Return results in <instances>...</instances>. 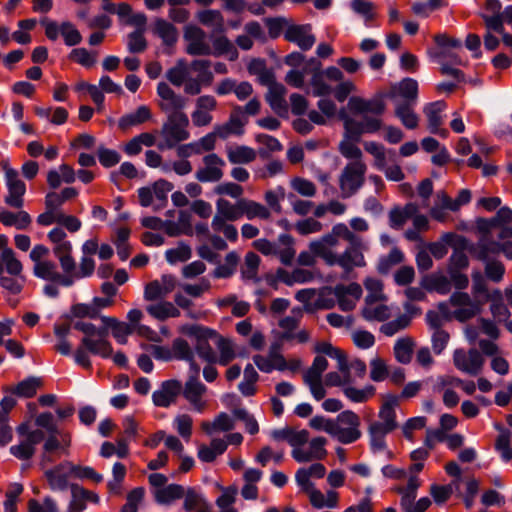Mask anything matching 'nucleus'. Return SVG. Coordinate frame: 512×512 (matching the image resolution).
<instances>
[{"instance_id": "1", "label": "nucleus", "mask_w": 512, "mask_h": 512, "mask_svg": "<svg viewBox=\"0 0 512 512\" xmlns=\"http://www.w3.org/2000/svg\"><path fill=\"white\" fill-rule=\"evenodd\" d=\"M182 331L194 339L199 358L208 363L218 362L224 365V337L212 329L196 324L185 326Z\"/></svg>"}, {"instance_id": "2", "label": "nucleus", "mask_w": 512, "mask_h": 512, "mask_svg": "<svg viewBox=\"0 0 512 512\" xmlns=\"http://www.w3.org/2000/svg\"><path fill=\"white\" fill-rule=\"evenodd\" d=\"M344 120L345 134L344 139L339 143L340 153L347 159L352 161L362 160V151L355 144L360 140L362 134L375 133L381 126L382 122L377 118H365L364 121H357L348 116H342Z\"/></svg>"}, {"instance_id": "3", "label": "nucleus", "mask_w": 512, "mask_h": 512, "mask_svg": "<svg viewBox=\"0 0 512 512\" xmlns=\"http://www.w3.org/2000/svg\"><path fill=\"white\" fill-rule=\"evenodd\" d=\"M483 301L472 298L468 293L454 292L448 301L438 304V309L443 313L446 320L456 319L465 322L480 314Z\"/></svg>"}, {"instance_id": "4", "label": "nucleus", "mask_w": 512, "mask_h": 512, "mask_svg": "<svg viewBox=\"0 0 512 512\" xmlns=\"http://www.w3.org/2000/svg\"><path fill=\"white\" fill-rule=\"evenodd\" d=\"M352 231L344 223L335 224L331 232L315 239L309 243V248L322 258L326 264L333 266V259L338 253L334 252L332 248L337 247L339 239L348 240L351 238Z\"/></svg>"}, {"instance_id": "5", "label": "nucleus", "mask_w": 512, "mask_h": 512, "mask_svg": "<svg viewBox=\"0 0 512 512\" xmlns=\"http://www.w3.org/2000/svg\"><path fill=\"white\" fill-rule=\"evenodd\" d=\"M188 125L189 119L185 113L169 114L160 131L163 141L158 144V148L172 149L180 142L187 140L190 137Z\"/></svg>"}, {"instance_id": "6", "label": "nucleus", "mask_w": 512, "mask_h": 512, "mask_svg": "<svg viewBox=\"0 0 512 512\" xmlns=\"http://www.w3.org/2000/svg\"><path fill=\"white\" fill-rule=\"evenodd\" d=\"M347 248L333 259V266H340L345 272H351L356 267L366 265L364 252L369 249V243L363 237L352 233L347 240Z\"/></svg>"}, {"instance_id": "7", "label": "nucleus", "mask_w": 512, "mask_h": 512, "mask_svg": "<svg viewBox=\"0 0 512 512\" xmlns=\"http://www.w3.org/2000/svg\"><path fill=\"white\" fill-rule=\"evenodd\" d=\"M16 432L23 439L12 445L9 452L18 460L28 461L35 455L36 446L45 439V432L42 429L31 430L28 422L19 424Z\"/></svg>"}, {"instance_id": "8", "label": "nucleus", "mask_w": 512, "mask_h": 512, "mask_svg": "<svg viewBox=\"0 0 512 512\" xmlns=\"http://www.w3.org/2000/svg\"><path fill=\"white\" fill-rule=\"evenodd\" d=\"M367 166L363 160L351 161L339 175V188L343 198L356 194L365 182Z\"/></svg>"}, {"instance_id": "9", "label": "nucleus", "mask_w": 512, "mask_h": 512, "mask_svg": "<svg viewBox=\"0 0 512 512\" xmlns=\"http://www.w3.org/2000/svg\"><path fill=\"white\" fill-rule=\"evenodd\" d=\"M360 424V418L355 412L342 411L334 421L335 434L332 437L342 444L354 443L362 436Z\"/></svg>"}, {"instance_id": "10", "label": "nucleus", "mask_w": 512, "mask_h": 512, "mask_svg": "<svg viewBox=\"0 0 512 512\" xmlns=\"http://www.w3.org/2000/svg\"><path fill=\"white\" fill-rule=\"evenodd\" d=\"M327 367V359L323 356H316L312 365L303 375V381L308 386L312 397L316 401H320L326 396V389L324 388L322 374Z\"/></svg>"}, {"instance_id": "11", "label": "nucleus", "mask_w": 512, "mask_h": 512, "mask_svg": "<svg viewBox=\"0 0 512 512\" xmlns=\"http://www.w3.org/2000/svg\"><path fill=\"white\" fill-rule=\"evenodd\" d=\"M45 25V35L51 41H56L59 34L63 37L67 46H76L81 43L82 35L75 25L69 21L62 22L60 25L55 21H42Z\"/></svg>"}, {"instance_id": "12", "label": "nucleus", "mask_w": 512, "mask_h": 512, "mask_svg": "<svg viewBox=\"0 0 512 512\" xmlns=\"http://www.w3.org/2000/svg\"><path fill=\"white\" fill-rule=\"evenodd\" d=\"M343 78L342 71L335 66H330L321 71H313L310 80L313 95L317 97L330 95L333 92V87L327 81L337 82Z\"/></svg>"}, {"instance_id": "13", "label": "nucleus", "mask_w": 512, "mask_h": 512, "mask_svg": "<svg viewBox=\"0 0 512 512\" xmlns=\"http://www.w3.org/2000/svg\"><path fill=\"white\" fill-rule=\"evenodd\" d=\"M348 110L357 115L365 118H377L385 111V103L381 97H374L372 99H364L362 97L353 96L349 99L347 104Z\"/></svg>"}, {"instance_id": "14", "label": "nucleus", "mask_w": 512, "mask_h": 512, "mask_svg": "<svg viewBox=\"0 0 512 512\" xmlns=\"http://www.w3.org/2000/svg\"><path fill=\"white\" fill-rule=\"evenodd\" d=\"M453 363L461 372L476 376L483 368L484 358L476 349H470L468 352L457 349L453 354Z\"/></svg>"}, {"instance_id": "15", "label": "nucleus", "mask_w": 512, "mask_h": 512, "mask_svg": "<svg viewBox=\"0 0 512 512\" xmlns=\"http://www.w3.org/2000/svg\"><path fill=\"white\" fill-rule=\"evenodd\" d=\"M157 95L161 98L159 102L160 109L169 114L184 113L182 110L185 108L187 99L175 91L166 83L159 82L157 85Z\"/></svg>"}, {"instance_id": "16", "label": "nucleus", "mask_w": 512, "mask_h": 512, "mask_svg": "<svg viewBox=\"0 0 512 512\" xmlns=\"http://www.w3.org/2000/svg\"><path fill=\"white\" fill-rule=\"evenodd\" d=\"M308 447L292 450L291 455L298 463L322 460L327 455L325 448L327 440L324 437H315L307 442Z\"/></svg>"}, {"instance_id": "17", "label": "nucleus", "mask_w": 512, "mask_h": 512, "mask_svg": "<svg viewBox=\"0 0 512 512\" xmlns=\"http://www.w3.org/2000/svg\"><path fill=\"white\" fill-rule=\"evenodd\" d=\"M34 275L46 281L58 283L64 287L73 285V275L71 273L61 274L57 271V266L52 261H42L34 265Z\"/></svg>"}, {"instance_id": "18", "label": "nucleus", "mask_w": 512, "mask_h": 512, "mask_svg": "<svg viewBox=\"0 0 512 512\" xmlns=\"http://www.w3.org/2000/svg\"><path fill=\"white\" fill-rule=\"evenodd\" d=\"M184 38L189 42L186 47V52L189 55L200 56L210 54L211 48L205 43V33L201 28L194 25L186 26Z\"/></svg>"}, {"instance_id": "19", "label": "nucleus", "mask_w": 512, "mask_h": 512, "mask_svg": "<svg viewBox=\"0 0 512 512\" xmlns=\"http://www.w3.org/2000/svg\"><path fill=\"white\" fill-rule=\"evenodd\" d=\"M182 391V384L178 380H166L161 383L158 390L152 394V400L157 407H169L175 403L178 395Z\"/></svg>"}, {"instance_id": "20", "label": "nucleus", "mask_w": 512, "mask_h": 512, "mask_svg": "<svg viewBox=\"0 0 512 512\" xmlns=\"http://www.w3.org/2000/svg\"><path fill=\"white\" fill-rule=\"evenodd\" d=\"M6 185L8 195L5 197V203L14 208H21L23 206V196L26 192V185L19 178L17 170L7 172Z\"/></svg>"}, {"instance_id": "21", "label": "nucleus", "mask_w": 512, "mask_h": 512, "mask_svg": "<svg viewBox=\"0 0 512 512\" xmlns=\"http://www.w3.org/2000/svg\"><path fill=\"white\" fill-rule=\"evenodd\" d=\"M69 473L70 462L64 461L52 469L46 470L44 475L51 490L65 491L68 487L70 488V484L68 482Z\"/></svg>"}, {"instance_id": "22", "label": "nucleus", "mask_w": 512, "mask_h": 512, "mask_svg": "<svg viewBox=\"0 0 512 512\" xmlns=\"http://www.w3.org/2000/svg\"><path fill=\"white\" fill-rule=\"evenodd\" d=\"M285 39L296 43L300 49L309 50L315 43L310 25H289L285 31Z\"/></svg>"}, {"instance_id": "23", "label": "nucleus", "mask_w": 512, "mask_h": 512, "mask_svg": "<svg viewBox=\"0 0 512 512\" xmlns=\"http://www.w3.org/2000/svg\"><path fill=\"white\" fill-rule=\"evenodd\" d=\"M446 104L443 101H436L433 103H429L424 107V114L428 121V129L433 134H439L442 137H446L448 135V131L445 129H440L442 124V116L441 113L445 109Z\"/></svg>"}, {"instance_id": "24", "label": "nucleus", "mask_w": 512, "mask_h": 512, "mask_svg": "<svg viewBox=\"0 0 512 512\" xmlns=\"http://www.w3.org/2000/svg\"><path fill=\"white\" fill-rule=\"evenodd\" d=\"M203 161L205 167L196 172V178L201 182L218 181L222 177V171L218 167L222 164L221 158L216 154H208Z\"/></svg>"}, {"instance_id": "25", "label": "nucleus", "mask_w": 512, "mask_h": 512, "mask_svg": "<svg viewBox=\"0 0 512 512\" xmlns=\"http://www.w3.org/2000/svg\"><path fill=\"white\" fill-rule=\"evenodd\" d=\"M446 211L457 212L456 205L445 191H438L435 196V203L430 209L431 217L439 222L447 219Z\"/></svg>"}, {"instance_id": "26", "label": "nucleus", "mask_w": 512, "mask_h": 512, "mask_svg": "<svg viewBox=\"0 0 512 512\" xmlns=\"http://www.w3.org/2000/svg\"><path fill=\"white\" fill-rule=\"evenodd\" d=\"M151 117L152 113L150 108L146 105H141L134 112L120 117L118 127L121 130L126 131L133 126H138L149 121Z\"/></svg>"}, {"instance_id": "27", "label": "nucleus", "mask_w": 512, "mask_h": 512, "mask_svg": "<svg viewBox=\"0 0 512 512\" xmlns=\"http://www.w3.org/2000/svg\"><path fill=\"white\" fill-rule=\"evenodd\" d=\"M362 315L368 321L383 322L392 316V310L391 307L383 304L382 301H366Z\"/></svg>"}, {"instance_id": "28", "label": "nucleus", "mask_w": 512, "mask_h": 512, "mask_svg": "<svg viewBox=\"0 0 512 512\" xmlns=\"http://www.w3.org/2000/svg\"><path fill=\"white\" fill-rule=\"evenodd\" d=\"M247 123L248 117L245 115L243 107L235 106L230 114L229 120L226 122V136H242Z\"/></svg>"}, {"instance_id": "29", "label": "nucleus", "mask_w": 512, "mask_h": 512, "mask_svg": "<svg viewBox=\"0 0 512 512\" xmlns=\"http://www.w3.org/2000/svg\"><path fill=\"white\" fill-rule=\"evenodd\" d=\"M72 244L70 241L58 243L53 248L55 257L59 260L60 266L64 273H72L76 268V262L71 255Z\"/></svg>"}, {"instance_id": "30", "label": "nucleus", "mask_w": 512, "mask_h": 512, "mask_svg": "<svg viewBox=\"0 0 512 512\" xmlns=\"http://www.w3.org/2000/svg\"><path fill=\"white\" fill-rule=\"evenodd\" d=\"M412 103L396 102L395 115L407 129H415L419 123V117L413 110Z\"/></svg>"}, {"instance_id": "31", "label": "nucleus", "mask_w": 512, "mask_h": 512, "mask_svg": "<svg viewBox=\"0 0 512 512\" xmlns=\"http://www.w3.org/2000/svg\"><path fill=\"white\" fill-rule=\"evenodd\" d=\"M82 345L93 355L109 358L112 356L113 348L109 341L103 338L93 339L92 337H83Z\"/></svg>"}, {"instance_id": "32", "label": "nucleus", "mask_w": 512, "mask_h": 512, "mask_svg": "<svg viewBox=\"0 0 512 512\" xmlns=\"http://www.w3.org/2000/svg\"><path fill=\"white\" fill-rule=\"evenodd\" d=\"M423 286L429 291L445 295L451 291L450 279L442 273H434L423 279Z\"/></svg>"}, {"instance_id": "33", "label": "nucleus", "mask_w": 512, "mask_h": 512, "mask_svg": "<svg viewBox=\"0 0 512 512\" xmlns=\"http://www.w3.org/2000/svg\"><path fill=\"white\" fill-rule=\"evenodd\" d=\"M390 430L385 429L378 423H371L368 429L370 438V448L373 453L383 452L386 450L385 437Z\"/></svg>"}, {"instance_id": "34", "label": "nucleus", "mask_w": 512, "mask_h": 512, "mask_svg": "<svg viewBox=\"0 0 512 512\" xmlns=\"http://www.w3.org/2000/svg\"><path fill=\"white\" fill-rule=\"evenodd\" d=\"M0 222L5 226H14L19 230L27 228L31 223V217L26 211L14 213L8 210L0 212Z\"/></svg>"}, {"instance_id": "35", "label": "nucleus", "mask_w": 512, "mask_h": 512, "mask_svg": "<svg viewBox=\"0 0 512 512\" xmlns=\"http://www.w3.org/2000/svg\"><path fill=\"white\" fill-rule=\"evenodd\" d=\"M4 269L12 276H17L22 272V264L15 257L11 248L3 249L0 255V276L4 273Z\"/></svg>"}, {"instance_id": "36", "label": "nucleus", "mask_w": 512, "mask_h": 512, "mask_svg": "<svg viewBox=\"0 0 512 512\" xmlns=\"http://www.w3.org/2000/svg\"><path fill=\"white\" fill-rule=\"evenodd\" d=\"M189 75V65L185 59H178L175 66L166 72V79L174 86L180 87L187 80Z\"/></svg>"}, {"instance_id": "37", "label": "nucleus", "mask_w": 512, "mask_h": 512, "mask_svg": "<svg viewBox=\"0 0 512 512\" xmlns=\"http://www.w3.org/2000/svg\"><path fill=\"white\" fill-rule=\"evenodd\" d=\"M101 320L107 327L112 329V335L118 343L125 344L127 342V336L133 331L130 325L125 322H119L113 317L102 316Z\"/></svg>"}, {"instance_id": "38", "label": "nucleus", "mask_w": 512, "mask_h": 512, "mask_svg": "<svg viewBox=\"0 0 512 512\" xmlns=\"http://www.w3.org/2000/svg\"><path fill=\"white\" fill-rule=\"evenodd\" d=\"M285 94L286 88L281 83L272 84V86L268 87L266 100L275 112L286 109Z\"/></svg>"}, {"instance_id": "39", "label": "nucleus", "mask_w": 512, "mask_h": 512, "mask_svg": "<svg viewBox=\"0 0 512 512\" xmlns=\"http://www.w3.org/2000/svg\"><path fill=\"white\" fill-rule=\"evenodd\" d=\"M196 17L202 25L212 28L214 34H218L222 31L223 16L221 11L202 10L197 13Z\"/></svg>"}, {"instance_id": "40", "label": "nucleus", "mask_w": 512, "mask_h": 512, "mask_svg": "<svg viewBox=\"0 0 512 512\" xmlns=\"http://www.w3.org/2000/svg\"><path fill=\"white\" fill-rule=\"evenodd\" d=\"M227 155L229 161L233 164H248L256 158L255 150L245 145L230 147Z\"/></svg>"}, {"instance_id": "41", "label": "nucleus", "mask_w": 512, "mask_h": 512, "mask_svg": "<svg viewBox=\"0 0 512 512\" xmlns=\"http://www.w3.org/2000/svg\"><path fill=\"white\" fill-rule=\"evenodd\" d=\"M185 488L179 484H170L160 488L155 493V500L159 504H169L174 500L183 498Z\"/></svg>"}, {"instance_id": "42", "label": "nucleus", "mask_w": 512, "mask_h": 512, "mask_svg": "<svg viewBox=\"0 0 512 512\" xmlns=\"http://www.w3.org/2000/svg\"><path fill=\"white\" fill-rule=\"evenodd\" d=\"M155 33L162 39L166 46H173L178 39L177 29L164 19L155 21Z\"/></svg>"}, {"instance_id": "43", "label": "nucleus", "mask_w": 512, "mask_h": 512, "mask_svg": "<svg viewBox=\"0 0 512 512\" xmlns=\"http://www.w3.org/2000/svg\"><path fill=\"white\" fill-rule=\"evenodd\" d=\"M375 387L373 385H366L362 389L347 384L343 388V394L354 403H364L375 394Z\"/></svg>"}, {"instance_id": "44", "label": "nucleus", "mask_w": 512, "mask_h": 512, "mask_svg": "<svg viewBox=\"0 0 512 512\" xmlns=\"http://www.w3.org/2000/svg\"><path fill=\"white\" fill-rule=\"evenodd\" d=\"M395 91L404 99L403 102L415 104L418 94V83L413 78H405L395 87Z\"/></svg>"}, {"instance_id": "45", "label": "nucleus", "mask_w": 512, "mask_h": 512, "mask_svg": "<svg viewBox=\"0 0 512 512\" xmlns=\"http://www.w3.org/2000/svg\"><path fill=\"white\" fill-rule=\"evenodd\" d=\"M397 405L396 400L386 402L379 411L380 421H376L387 430L393 431L397 428L395 406Z\"/></svg>"}, {"instance_id": "46", "label": "nucleus", "mask_w": 512, "mask_h": 512, "mask_svg": "<svg viewBox=\"0 0 512 512\" xmlns=\"http://www.w3.org/2000/svg\"><path fill=\"white\" fill-rule=\"evenodd\" d=\"M71 500L68 506L69 512H82L86 509L85 496L87 495V489L82 486L72 483L70 484Z\"/></svg>"}, {"instance_id": "47", "label": "nucleus", "mask_w": 512, "mask_h": 512, "mask_svg": "<svg viewBox=\"0 0 512 512\" xmlns=\"http://www.w3.org/2000/svg\"><path fill=\"white\" fill-rule=\"evenodd\" d=\"M414 342L409 337L400 338L394 345V355L398 362L408 364L412 359Z\"/></svg>"}, {"instance_id": "48", "label": "nucleus", "mask_w": 512, "mask_h": 512, "mask_svg": "<svg viewBox=\"0 0 512 512\" xmlns=\"http://www.w3.org/2000/svg\"><path fill=\"white\" fill-rule=\"evenodd\" d=\"M224 453V440L213 439L210 446L201 445L198 450V458L203 462H213L218 455Z\"/></svg>"}, {"instance_id": "49", "label": "nucleus", "mask_w": 512, "mask_h": 512, "mask_svg": "<svg viewBox=\"0 0 512 512\" xmlns=\"http://www.w3.org/2000/svg\"><path fill=\"white\" fill-rule=\"evenodd\" d=\"M205 386L195 378H189L183 389L184 397L194 406H197L201 400Z\"/></svg>"}, {"instance_id": "50", "label": "nucleus", "mask_w": 512, "mask_h": 512, "mask_svg": "<svg viewBox=\"0 0 512 512\" xmlns=\"http://www.w3.org/2000/svg\"><path fill=\"white\" fill-rule=\"evenodd\" d=\"M42 382L39 378L28 377L19 382L12 390V393L24 398H31L36 395L37 389L41 386Z\"/></svg>"}, {"instance_id": "51", "label": "nucleus", "mask_w": 512, "mask_h": 512, "mask_svg": "<svg viewBox=\"0 0 512 512\" xmlns=\"http://www.w3.org/2000/svg\"><path fill=\"white\" fill-rule=\"evenodd\" d=\"M501 252V243L483 238L476 247L477 258L482 261H489L491 256Z\"/></svg>"}, {"instance_id": "52", "label": "nucleus", "mask_w": 512, "mask_h": 512, "mask_svg": "<svg viewBox=\"0 0 512 512\" xmlns=\"http://www.w3.org/2000/svg\"><path fill=\"white\" fill-rule=\"evenodd\" d=\"M301 316L302 309L294 308L291 311V315L286 316L285 318L280 320L279 326L284 330V332L281 334L282 340H289L293 338L292 331L297 327L298 321Z\"/></svg>"}, {"instance_id": "53", "label": "nucleus", "mask_w": 512, "mask_h": 512, "mask_svg": "<svg viewBox=\"0 0 512 512\" xmlns=\"http://www.w3.org/2000/svg\"><path fill=\"white\" fill-rule=\"evenodd\" d=\"M70 474L80 480L88 479L94 483H101L103 481V476L96 472L94 468L90 466L75 465L72 462H70Z\"/></svg>"}, {"instance_id": "54", "label": "nucleus", "mask_w": 512, "mask_h": 512, "mask_svg": "<svg viewBox=\"0 0 512 512\" xmlns=\"http://www.w3.org/2000/svg\"><path fill=\"white\" fill-rule=\"evenodd\" d=\"M511 432L503 429L500 431L495 442V449L500 453L504 461L512 460V447L510 445Z\"/></svg>"}, {"instance_id": "55", "label": "nucleus", "mask_w": 512, "mask_h": 512, "mask_svg": "<svg viewBox=\"0 0 512 512\" xmlns=\"http://www.w3.org/2000/svg\"><path fill=\"white\" fill-rule=\"evenodd\" d=\"M243 204L245 205L244 211L248 219L259 218L267 220L271 216L270 210L258 202L246 199Z\"/></svg>"}, {"instance_id": "56", "label": "nucleus", "mask_w": 512, "mask_h": 512, "mask_svg": "<svg viewBox=\"0 0 512 512\" xmlns=\"http://www.w3.org/2000/svg\"><path fill=\"white\" fill-rule=\"evenodd\" d=\"M490 310L493 317L499 322L507 321L510 316L507 306L502 302V294L499 290L493 292Z\"/></svg>"}, {"instance_id": "57", "label": "nucleus", "mask_w": 512, "mask_h": 512, "mask_svg": "<svg viewBox=\"0 0 512 512\" xmlns=\"http://www.w3.org/2000/svg\"><path fill=\"white\" fill-rule=\"evenodd\" d=\"M454 487L458 488V481H453L448 485L433 484L430 486V494L436 504H443L451 497Z\"/></svg>"}, {"instance_id": "58", "label": "nucleus", "mask_w": 512, "mask_h": 512, "mask_svg": "<svg viewBox=\"0 0 512 512\" xmlns=\"http://www.w3.org/2000/svg\"><path fill=\"white\" fill-rule=\"evenodd\" d=\"M191 248L189 245L181 242L176 248L169 249L165 253L166 260L170 264H175L176 262H185L191 258Z\"/></svg>"}, {"instance_id": "59", "label": "nucleus", "mask_w": 512, "mask_h": 512, "mask_svg": "<svg viewBox=\"0 0 512 512\" xmlns=\"http://www.w3.org/2000/svg\"><path fill=\"white\" fill-rule=\"evenodd\" d=\"M173 358L185 361H192V356H195L189 343L183 338H176L172 342Z\"/></svg>"}, {"instance_id": "60", "label": "nucleus", "mask_w": 512, "mask_h": 512, "mask_svg": "<svg viewBox=\"0 0 512 512\" xmlns=\"http://www.w3.org/2000/svg\"><path fill=\"white\" fill-rule=\"evenodd\" d=\"M279 241L283 243L285 247L278 248V252L275 255L279 257L284 265H289L295 257V249L292 247L293 239L287 234H282L279 236Z\"/></svg>"}, {"instance_id": "61", "label": "nucleus", "mask_w": 512, "mask_h": 512, "mask_svg": "<svg viewBox=\"0 0 512 512\" xmlns=\"http://www.w3.org/2000/svg\"><path fill=\"white\" fill-rule=\"evenodd\" d=\"M259 265L260 257L253 252L247 253L245 256L244 264L241 268L243 278L256 279Z\"/></svg>"}, {"instance_id": "62", "label": "nucleus", "mask_w": 512, "mask_h": 512, "mask_svg": "<svg viewBox=\"0 0 512 512\" xmlns=\"http://www.w3.org/2000/svg\"><path fill=\"white\" fill-rule=\"evenodd\" d=\"M145 490L143 487L132 489L126 497V503L121 507L120 512H138V505L144 498Z\"/></svg>"}, {"instance_id": "63", "label": "nucleus", "mask_w": 512, "mask_h": 512, "mask_svg": "<svg viewBox=\"0 0 512 512\" xmlns=\"http://www.w3.org/2000/svg\"><path fill=\"white\" fill-rule=\"evenodd\" d=\"M250 72L256 73L261 84L270 87L276 84L274 73L267 69L261 61H254L249 67Z\"/></svg>"}, {"instance_id": "64", "label": "nucleus", "mask_w": 512, "mask_h": 512, "mask_svg": "<svg viewBox=\"0 0 512 512\" xmlns=\"http://www.w3.org/2000/svg\"><path fill=\"white\" fill-rule=\"evenodd\" d=\"M411 318L407 315H400L395 320L383 324L380 331L386 336H393L400 330L409 326Z\"/></svg>"}]
</instances>
